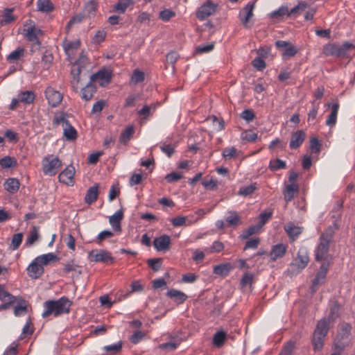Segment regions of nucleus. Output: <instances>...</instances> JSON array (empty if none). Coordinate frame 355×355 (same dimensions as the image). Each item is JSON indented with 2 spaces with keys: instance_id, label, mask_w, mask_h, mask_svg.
<instances>
[{
  "instance_id": "38",
  "label": "nucleus",
  "mask_w": 355,
  "mask_h": 355,
  "mask_svg": "<svg viewBox=\"0 0 355 355\" xmlns=\"http://www.w3.org/2000/svg\"><path fill=\"white\" fill-rule=\"evenodd\" d=\"M286 14H288V10L287 6H282L277 10L272 11L270 16L271 18L280 20L282 19Z\"/></svg>"
},
{
  "instance_id": "43",
  "label": "nucleus",
  "mask_w": 355,
  "mask_h": 355,
  "mask_svg": "<svg viewBox=\"0 0 355 355\" xmlns=\"http://www.w3.org/2000/svg\"><path fill=\"white\" fill-rule=\"evenodd\" d=\"M260 230L261 227L258 225H252L243 231V232L240 235V238L241 239H247L250 236L258 233Z\"/></svg>"
},
{
  "instance_id": "45",
  "label": "nucleus",
  "mask_w": 355,
  "mask_h": 355,
  "mask_svg": "<svg viewBox=\"0 0 355 355\" xmlns=\"http://www.w3.org/2000/svg\"><path fill=\"white\" fill-rule=\"evenodd\" d=\"M133 4L132 0H119L114 6L115 10L123 13L130 5Z\"/></svg>"
},
{
  "instance_id": "36",
  "label": "nucleus",
  "mask_w": 355,
  "mask_h": 355,
  "mask_svg": "<svg viewBox=\"0 0 355 355\" xmlns=\"http://www.w3.org/2000/svg\"><path fill=\"white\" fill-rule=\"evenodd\" d=\"M351 331V326L349 324H343L341 327V331L339 333L338 337L340 338L339 340L341 342H345V345L349 341V338Z\"/></svg>"
},
{
  "instance_id": "61",
  "label": "nucleus",
  "mask_w": 355,
  "mask_h": 355,
  "mask_svg": "<svg viewBox=\"0 0 355 355\" xmlns=\"http://www.w3.org/2000/svg\"><path fill=\"white\" fill-rule=\"evenodd\" d=\"M96 3L92 0L86 3L84 8V12L89 16L94 15L96 10Z\"/></svg>"
},
{
  "instance_id": "55",
  "label": "nucleus",
  "mask_w": 355,
  "mask_h": 355,
  "mask_svg": "<svg viewBox=\"0 0 355 355\" xmlns=\"http://www.w3.org/2000/svg\"><path fill=\"white\" fill-rule=\"evenodd\" d=\"M180 343V341H170L159 345V347L161 349L170 352L175 350L179 346Z\"/></svg>"
},
{
  "instance_id": "57",
  "label": "nucleus",
  "mask_w": 355,
  "mask_h": 355,
  "mask_svg": "<svg viewBox=\"0 0 355 355\" xmlns=\"http://www.w3.org/2000/svg\"><path fill=\"white\" fill-rule=\"evenodd\" d=\"M297 53V49L295 46L292 44L289 45L283 51L282 56L284 58H290L294 56Z\"/></svg>"
},
{
  "instance_id": "59",
  "label": "nucleus",
  "mask_w": 355,
  "mask_h": 355,
  "mask_svg": "<svg viewBox=\"0 0 355 355\" xmlns=\"http://www.w3.org/2000/svg\"><path fill=\"white\" fill-rule=\"evenodd\" d=\"M113 236L114 233L112 231L103 230L98 234L95 241L96 243L100 244L103 240L111 238Z\"/></svg>"
},
{
  "instance_id": "30",
  "label": "nucleus",
  "mask_w": 355,
  "mask_h": 355,
  "mask_svg": "<svg viewBox=\"0 0 355 355\" xmlns=\"http://www.w3.org/2000/svg\"><path fill=\"white\" fill-rule=\"evenodd\" d=\"M25 50L22 47H18L7 55L6 60L10 63H14L24 56Z\"/></svg>"
},
{
  "instance_id": "18",
  "label": "nucleus",
  "mask_w": 355,
  "mask_h": 355,
  "mask_svg": "<svg viewBox=\"0 0 355 355\" xmlns=\"http://www.w3.org/2000/svg\"><path fill=\"white\" fill-rule=\"evenodd\" d=\"M287 250V246L283 243L274 245L271 248L269 256L271 261H275L278 259L282 258Z\"/></svg>"
},
{
  "instance_id": "41",
  "label": "nucleus",
  "mask_w": 355,
  "mask_h": 355,
  "mask_svg": "<svg viewBox=\"0 0 355 355\" xmlns=\"http://www.w3.org/2000/svg\"><path fill=\"white\" fill-rule=\"evenodd\" d=\"M0 300L8 303H14L15 301V296L6 291L1 284H0Z\"/></svg>"
},
{
  "instance_id": "5",
  "label": "nucleus",
  "mask_w": 355,
  "mask_h": 355,
  "mask_svg": "<svg viewBox=\"0 0 355 355\" xmlns=\"http://www.w3.org/2000/svg\"><path fill=\"white\" fill-rule=\"evenodd\" d=\"M328 321L325 319L320 320L313 332L312 344L315 351H320L324 344V339L328 332Z\"/></svg>"
},
{
  "instance_id": "15",
  "label": "nucleus",
  "mask_w": 355,
  "mask_h": 355,
  "mask_svg": "<svg viewBox=\"0 0 355 355\" xmlns=\"http://www.w3.org/2000/svg\"><path fill=\"white\" fill-rule=\"evenodd\" d=\"M80 44L79 40L67 41L65 40L63 41L62 47L68 60H71L73 58L76 52L80 47Z\"/></svg>"
},
{
  "instance_id": "52",
  "label": "nucleus",
  "mask_w": 355,
  "mask_h": 355,
  "mask_svg": "<svg viewBox=\"0 0 355 355\" xmlns=\"http://www.w3.org/2000/svg\"><path fill=\"white\" fill-rule=\"evenodd\" d=\"M23 239V234L22 233H17L12 236L11 244H10V248L12 250H16L19 248V245L21 243Z\"/></svg>"
},
{
  "instance_id": "3",
  "label": "nucleus",
  "mask_w": 355,
  "mask_h": 355,
  "mask_svg": "<svg viewBox=\"0 0 355 355\" xmlns=\"http://www.w3.org/2000/svg\"><path fill=\"white\" fill-rule=\"evenodd\" d=\"M23 34L27 41L32 44V49L34 47L39 49L41 46L39 37L42 35V31L36 26L35 23L31 20L28 19L24 24Z\"/></svg>"
},
{
  "instance_id": "7",
  "label": "nucleus",
  "mask_w": 355,
  "mask_h": 355,
  "mask_svg": "<svg viewBox=\"0 0 355 355\" xmlns=\"http://www.w3.org/2000/svg\"><path fill=\"white\" fill-rule=\"evenodd\" d=\"M309 261L307 250L305 248H301L297 252V257L291 263V272L300 273L307 266Z\"/></svg>"
},
{
  "instance_id": "29",
  "label": "nucleus",
  "mask_w": 355,
  "mask_h": 355,
  "mask_svg": "<svg viewBox=\"0 0 355 355\" xmlns=\"http://www.w3.org/2000/svg\"><path fill=\"white\" fill-rule=\"evenodd\" d=\"M63 136L67 141H73L76 139L78 132L69 123L63 127Z\"/></svg>"
},
{
  "instance_id": "40",
  "label": "nucleus",
  "mask_w": 355,
  "mask_h": 355,
  "mask_svg": "<svg viewBox=\"0 0 355 355\" xmlns=\"http://www.w3.org/2000/svg\"><path fill=\"white\" fill-rule=\"evenodd\" d=\"M286 166V162L280 159H271L269 163L268 168L272 171H275L279 169L285 168Z\"/></svg>"
},
{
  "instance_id": "37",
  "label": "nucleus",
  "mask_w": 355,
  "mask_h": 355,
  "mask_svg": "<svg viewBox=\"0 0 355 355\" xmlns=\"http://www.w3.org/2000/svg\"><path fill=\"white\" fill-rule=\"evenodd\" d=\"M39 239V232L36 227H33L30 231L25 242V245L31 246Z\"/></svg>"
},
{
  "instance_id": "53",
  "label": "nucleus",
  "mask_w": 355,
  "mask_h": 355,
  "mask_svg": "<svg viewBox=\"0 0 355 355\" xmlns=\"http://www.w3.org/2000/svg\"><path fill=\"white\" fill-rule=\"evenodd\" d=\"M27 312L26 304L25 301L20 302L14 309L15 315L19 317L24 315Z\"/></svg>"
},
{
  "instance_id": "50",
  "label": "nucleus",
  "mask_w": 355,
  "mask_h": 355,
  "mask_svg": "<svg viewBox=\"0 0 355 355\" xmlns=\"http://www.w3.org/2000/svg\"><path fill=\"white\" fill-rule=\"evenodd\" d=\"M157 108V104L152 103L149 105H145L142 109L138 111V114L139 116H143L144 118H147L150 114V112H154Z\"/></svg>"
},
{
  "instance_id": "32",
  "label": "nucleus",
  "mask_w": 355,
  "mask_h": 355,
  "mask_svg": "<svg viewBox=\"0 0 355 355\" xmlns=\"http://www.w3.org/2000/svg\"><path fill=\"white\" fill-rule=\"evenodd\" d=\"M12 8H7L3 10L0 16V25H6L15 20V17L12 15Z\"/></svg>"
},
{
  "instance_id": "27",
  "label": "nucleus",
  "mask_w": 355,
  "mask_h": 355,
  "mask_svg": "<svg viewBox=\"0 0 355 355\" xmlns=\"http://www.w3.org/2000/svg\"><path fill=\"white\" fill-rule=\"evenodd\" d=\"M336 57H349V51L354 48V45L352 43L346 42L342 45L337 44Z\"/></svg>"
},
{
  "instance_id": "33",
  "label": "nucleus",
  "mask_w": 355,
  "mask_h": 355,
  "mask_svg": "<svg viewBox=\"0 0 355 355\" xmlns=\"http://www.w3.org/2000/svg\"><path fill=\"white\" fill-rule=\"evenodd\" d=\"M225 220L229 226L236 227L240 223L241 218L236 211H228L227 216L225 217Z\"/></svg>"
},
{
  "instance_id": "20",
  "label": "nucleus",
  "mask_w": 355,
  "mask_h": 355,
  "mask_svg": "<svg viewBox=\"0 0 355 355\" xmlns=\"http://www.w3.org/2000/svg\"><path fill=\"white\" fill-rule=\"evenodd\" d=\"M328 107H331V113L328 115L327 119L325 121V124L330 128L334 127L337 121V116L339 110V103L338 102L331 105L327 103Z\"/></svg>"
},
{
  "instance_id": "12",
  "label": "nucleus",
  "mask_w": 355,
  "mask_h": 355,
  "mask_svg": "<svg viewBox=\"0 0 355 355\" xmlns=\"http://www.w3.org/2000/svg\"><path fill=\"white\" fill-rule=\"evenodd\" d=\"M111 78V72L106 69H102L92 75L90 77V80L93 83L94 82H98L100 86L105 87L109 84Z\"/></svg>"
},
{
  "instance_id": "25",
  "label": "nucleus",
  "mask_w": 355,
  "mask_h": 355,
  "mask_svg": "<svg viewBox=\"0 0 355 355\" xmlns=\"http://www.w3.org/2000/svg\"><path fill=\"white\" fill-rule=\"evenodd\" d=\"M298 189L299 187L297 184H287L283 191L285 201L287 202L291 201L295 193L298 192Z\"/></svg>"
},
{
  "instance_id": "6",
  "label": "nucleus",
  "mask_w": 355,
  "mask_h": 355,
  "mask_svg": "<svg viewBox=\"0 0 355 355\" xmlns=\"http://www.w3.org/2000/svg\"><path fill=\"white\" fill-rule=\"evenodd\" d=\"M42 164L44 174L49 176L55 175L62 166V161L53 155H48L44 157Z\"/></svg>"
},
{
  "instance_id": "24",
  "label": "nucleus",
  "mask_w": 355,
  "mask_h": 355,
  "mask_svg": "<svg viewBox=\"0 0 355 355\" xmlns=\"http://www.w3.org/2000/svg\"><path fill=\"white\" fill-rule=\"evenodd\" d=\"M96 92V87L95 85L89 80V83H87V85L81 90V98L83 100L88 101L92 98Z\"/></svg>"
},
{
  "instance_id": "11",
  "label": "nucleus",
  "mask_w": 355,
  "mask_h": 355,
  "mask_svg": "<svg viewBox=\"0 0 355 355\" xmlns=\"http://www.w3.org/2000/svg\"><path fill=\"white\" fill-rule=\"evenodd\" d=\"M44 94L49 104L53 107H57L63 98L62 94L52 87H48Z\"/></svg>"
},
{
  "instance_id": "14",
  "label": "nucleus",
  "mask_w": 355,
  "mask_h": 355,
  "mask_svg": "<svg viewBox=\"0 0 355 355\" xmlns=\"http://www.w3.org/2000/svg\"><path fill=\"white\" fill-rule=\"evenodd\" d=\"M328 269H329V263H323L321 265L319 271L317 272V274L312 282L311 290H312L313 293L316 291L317 287L320 284L323 283V282L325 279L327 272L328 271Z\"/></svg>"
},
{
  "instance_id": "10",
  "label": "nucleus",
  "mask_w": 355,
  "mask_h": 355,
  "mask_svg": "<svg viewBox=\"0 0 355 355\" xmlns=\"http://www.w3.org/2000/svg\"><path fill=\"white\" fill-rule=\"evenodd\" d=\"M75 168L72 165L67 166L58 175L59 182L67 186H73L75 184Z\"/></svg>"
},
{
  "instance_id": "22",
  "label": "nucleus",
  "mask_w": 355,
  "mask_h": 355,
  "mask_svg": "<svg viewBox=\"0 0 355 355\" xmlns=\"http://www.w3.org/2000/svg\"><path fill=\"white\" fill-rule=\"evenodd\" d=\"M166 295L179 304L184 303L187 299V295L185 293L175 289L168 290Z\"/></svg>"
},
{
  "instance_id": "60",
  "label": "nucleus",
  "mask_w": 355,
  "mask_h": 355,
  "mask_svg": "<svg viewBox=\"0 0 355 355\" xmlns=\"http://www.w3.org/2000/svg\"><path fill=\"white\" fill-rule=\"evenodd\" d=\"M144 80V73L139 69H135L132 75L131 81L135 84H137L143 82Z\"/></svg>"
},
{
  "instance_id": "58",
  "label": "nucleus",
  "mask_w": 355,
  "mask_h": 355,
  "mask_svg": "<svg viewBox=\"0 0 355 355\" xmlns=\"http://www.w3.org/2000/svg\"><path fill=\"white\" fill-rule=\"evenodd\" d=\"M151 17V15L147 12H141L138 15L137 21L141 24L149 25Z\"/></svg>"
},
{
  "instance_id": "13",
  "label": "nucleus",
  "mask_w": 355,
  "mask_h": 355,
  "mask_svg": "<svg viewBox=\"0 0 355 355\" xmlns=\"http://www.w3.org/2000/svg\"><path fill=\"white\" fill-rule=\"evenodd\" d=\"M171 238L166 234L155 237L153 240V246L158 252H166L169 250Z\"/></svg>"
},
{
  "instance_id": "62",
  "label": "nucleus",
  "mask_w": 355,
  "mask_h": 355,
  "mask_svg": "<svg viewBox=\"0 0 355 355\" xmlns=\"http://www.w3.org/2000/svg\"><path fill=\"white\" fill-rule=\"evenodd\" d=\"M214 47L213 44H201L196 47V53L198 54L209 53L214 49Z\"/></svg>"
},
{
  "instance_id": "51",
  "label": "nucleus",
  "mask_w": 355,
  "mask_h": 355,
  "mask_svg": "<svg viewBox=\"0 0 355 355\" xmlns=\"http://www.w3.org/2000/svg\"><path fill=\"white\" fill-rule=\"evenodd\" d=\"M67 114L64 112H60L56 114L53 118V124L55 125H59L60 124H62V127L69 123V121L66 118Z\"/></svg>"
},
{
  "instance_id": "49",
  "label": "nucleus",
  "mask_w": 355,
  "mask_h": 355,
  "mask_svg": "<svg viewBox=\"0 0 355 355\" xmlns=\"http://www.w3.org/2000/svg\"><path fill=\"white\" fill-rule=\"evenodd\" d=\"M241 139L249 142H252L257 139V134L252 130H246L241 132Z\"/></svg>"
},
{
  "instance_id": "35",
  "label": "nucleus",
  "mask_w": 355,
  "mask_h": 355,
  "mask_svg": "<svg viewBox=\"0 0 355 355\" xmlns=\"http://www.w3.org/2000/svg\"><path fill=\"white\" fill-rule=\"evenodd\" d=\"M4 188L10 193H15L19 188V182L16 178H8L4 183Z\"/></svg>"
},
{
  "instance_id": "63",
  "label": "nucleus",
  "mask_w": 355,
  "mask_h": 355,
  "mask_svg": "<svg viewBox=\"0 0 355 355\" xmlns=\"http://www.w3.org/2000/svg\"><path fill=\"white\" fill-rule=\"evenodd\" d=\"M253 282V275L249 272H245L240 282V285L241 287H245L248 285H251Z\"/></svg>"
},
{
  "instance_id": "28",
  "label": "nucleus",
  "mask_w": 355,
  "mask_h": 355,
  "mask_svg": "<svg viewBox=\"0 0 355 355\" xmlns=\"http://www.w3.org/2000/svg\"><path fill=\"white\" fill-rule=\"evenodd\" d=\"M98 195V186L95 184L91 187L87 191L85 196V201L86 203L90 205L95 202Z\"/></svg>"
},
{
  "instance_id": "4",
  "label": "nucleus",
  "mask_w": 355,
  "mask_h": 355,
  "mask_svg": "<svg viewBox=\"0 0 355 355\" xmlns=\"http://www.w3.org/2000/svg\"><path fill=\"white\" fill-rule=\"evenodd\" d=\"M89 65V62L87 56L85 54L84 51L81 52L78 60L73 63L71 71V74L72 76L71 83L73 89L77 91L78 85L80 82V74L83 70L87 68Z\"/></svg>"
},
{
  "instance_id": "54",
  "label": "nucleus",
  "mask_w": 355,
  "mask_h": 355,
  "mask_svg": "<svg viewBox=\"0 0 355 355\" xmlns=\"http://www.w3.org/2000/svg\"><path fill=\"white\" fill-rule=\"evenodd\" d=\"M337 48V44H327L324 46L322 51L325 55L336 56Z\"/></svg>"
},
{
  "instance_id": "56",
  "label": "nucleus",
  "mask_w": 355,
  "mask_h": 355,
  "mask_svg": "<svg viewBox=\"0 0 355 355\" xmlns=\"http://www.w3.org/2000/svg\"><path fill=\"white\" fill-rule=\"evenodd\" d=\"M171 223L174 227H181L184 225H189L192 223L190 221L187 223V218L185 216H177L171 220Z\"/></svg>"
},
{
  "instance_id": "9",
  "label": "nucleus",
  "mask_w": 355,
  "mask_h": 355,
  "mask_svg": "<svg viewBox=\"0 0 355 355\" xmlns=\"http://www.w3.org/2000/svg\"><path fill=\"white\" fill-rule=\"evenodd\" d=\"M218 5L211 1H205L196 12V17L200 20H205L212 15L216 10Z\"/></svg>"
},
{
  "instance_id": "23",
  "label": "nucleus",
  "mask_w": 355,
  "mask_h": 355,
  "mask_svg": "<svg viewBox=\"0 0 355 355\" xmlns=\"http://www.w3.org/2000/svg\"><path fill=\"white\" fill-rule=\"evenodd\" d=\"M305 134L302 130L296 131L291 137L289 146L291 149L297 148L304 141Z\"/></svg>"
},
{
  "instance_id": "17",
  "label": "nucleus",
  "mask_w": 355,
  "mask_h": 355,
  "mask_svg": "<svg viewBox=\"0 0 355 355\" xmlns=\"http://www.w3.org/2000/svg\"><path fill=\"white\" fill-rule=\"evenodd\" d=\"M123 218V211L122 209L117 210L113 215L110 216L109 223L113 230L117 233L121 232V221Z\"/></svg>"
},
{
  "instance_id": "19",
  "label": "nucleus",
  "mask_w": 355,
  "mask_h": 355,
  "mask_svg": "<svg viewBox=\"0 0 355 355\" xmlns=\"http://www.w3.org/2000/svg\"><path fill=\"white\" fill-rule=\"evenodd\" d=\"M254 3H248L239 13V18L244 26L248 27L250 19L253 16Z\"/></svg>"
},
{
  "instance_id": "48",
  "label": "nucleus",
  "mask_w": 355,
  "mask_h": 355,
  "mask_svg": "<svg viewBox=\"0 0 355 355\" xmlns=\"http://www.w3.org/2000/svg\"><path fill=\"white\" fill-rule=\"evenodd\" d=\"M16 164V159L10 156H5L0 159V166L5 168L15 166Z\"/></svg>"
},
{
  "instance_id": "64",
  "label": "nucleus",
  "mask_w": 355,
  "mask_h": 355,
  "mask_svg": "<svg viewBox=\"0 0 355 355\" xmlns=\"http://www.w3.org/2000/svg\"><path fill=\"white\" fill-rule=\"evenodd\" d=\"M53 55L51 53L45 51L42 58V62L44 64V68L49 69L53 62Z\"/></svg>"
},
{
  "instance_id": "21",
  "label": "nucleus",
  "mask_w": 355,
  "mask_h": 355,
  "mask_svg": "<svg viewBox=\"0 0 355 355\" xmlns=\"http://www.w3.org/2000/svg\"><path fill=\"white\" fill-rule=\"evenodd\" d=\"M284 230L289 239L295 241L302 232V227L295 225L293 223H288L284 226Z\"/></svg>"
},
{
  "instance_id": "31",
  "label": "nucleus",
  "mask_w": 355,
  "mask_h": 355,
  "mask_svg": "<svg viewBox=\"0 0 355 355\" xmlns=\"http://www.w3.org/2000/svg\"><path fill=\"white\" fill-rule=\"evenodd\" d=\"M21 103L25 105H30L33 103L35 95L32 91H22L17 95Z\"/></svg>"
},
{
  "instance_id": "44",
  "label": "nucleus",
  "mask_w": 355,
  "mask_h": 355,
  "mask_svg": "<svg viewBox=\"0 0 355 355\" xmlns=\"http://www.w3.org/2000/svg\"><path fill=\"white\" fill-rule=\"evenodd\" d=\"M226 340V334L224 331H218L214 335L213 344L220 347H221Z\"/></svg>"
},
{
  "instance_id": "8",
  "label": "nucleus",
  "mask_w": 355,
  "mask_h": 355,
  "mask_svg": "<svg viewBox=\"0 0 355 355\" xmlns=\"http://www.w3.org/2000/svg\"><path fill=\"white\" fill-rule=\"evenodd\" d=\"M88 259L92 262L113 263L114 259L111 253L105 250H92L89 252Z\"/></svg>"
},
{
  "instance_id": "47",
  "label": "nucleus",
  "mask_w": 355,
  "mask_h": 355,
  "mask_svg": "<svg viewBox=\"0 0 355 355\" xmlns=\"http://www.w3.org/2000/svg\"><path fill=\"white\" fill-rule=\"evenodd\" d=\"M272 216V211H265L258 216L259 223L257 224L261 228Z\"/></svg>"
},
{
  "instance_id": "2",
  "label": "nucleus",
  "mask_w": 355,
  "mask_h": 355,
  "mask_svg": "<svg viewBox=\"0 0 355 355\" xmlns=\"http://www.w3.org/2000/svg\"><path fill=\"white\" fill-rule=\"evenodd\" d=\"M338 229V226L334 223L333 226H329L321 234L320 237V243L315 250V259L317 261H321L327 257L329 243L333 239L335 230Z\"/></svg>"
},
{
  "instance_id": "39",
  "label": "nucleus",
  "mask_w": 355,
  "mask_h": 355,
  "mask_svg": "<svg viewBox=\"0 0 355 355\" xmlns=\"http://www.w3.org/2000/svg\"><path fill=\"white\" fill-rule=\"evenodd\" d=\"M257 189L256 183H253L250 185L241 187L238 191V194L239 196L246 197L252 195Z\"/></svg>"
},
{
  "instance_id": "16",
  "label": "nucleus",
  "mask_w": 355,
  "mask_h": 355,
  "mask_svg": "<svg viewBox=\"0 0 355 355\" xmlns=\"http://www.w3.org/2000/svg\"><path fill=\"white\" fill-rule=\"evenodd\" d=\"M44 272L42 264L35 259L28 266L27 273L32 279L39 278Z\"/></svg>"
},
{
  "instance_id": "42",
  "label": "nucleus",
  "mask_w": 355,
  "mask_h": 355,
  "mask_svg": "<svg viewBox=\"0 0 355 355\" xmlns=\"http://www.w3.org/2000/svg\"><path fill=\"white\" fill-rule=\"evenodd\" d=\"M134 133V128L132 126L126 128L121 133L119 137V141L121 144H126L130 139Z\"/></svg>"
},
{
  "instance_id": "1",
  "label": "nucleus",
  "mask_w": 355,
  "mask_h": 355,
  "mask_svg": "<svg viewBox=\"0 0 355 355\" xmlns=\"http://www.w3.org/2000/svg\"><path fill=\"white\" fill-rule=\"evenodd\" d=\"M71 302L66 297H62L57 300H49L44 303V310L42 317L46 318L53 314L55 317L68 313L71 306Z\"/></svg>"
},
{
  "instance_id": "34",
  "label": "nucleus",
  "mask_w": 355,
  "mask_h": 355,
  "mask_svg": "<svg viewBox=\"0 0 355 355\" xmlns=\"http://www.w3.org/2000/svg\"><path fill=\"white\" fill-rule=\"evenodd\" d=\"M37 8L38 11L47 13L51 12L54 6L50 0H37Z\"/></svg>"
},
{
  "instance_id": "26",
  "label": "nucleus",
  "mask_w": 355,
  "mask_h": 355,
  "mask_svg": "<svg viewBox=\"0 0 355 355\" xmlns=\"http://www.w3.org/2000/svg\"><path fill=\"white\" fill-rule=\"evenodd\" d=\"M232 269V266L230 263H225L214 266L213 272L219 276H227L230 270Z\"/></svg>"
},
{
  "instance_id": "46",
  "label": "nucleus",
  "mask_w": 355,
  "mask_h": 355,
  "mask_svg": "<svg viewBox=\"0 0 355 355\" xmlns=\"http://www.w3.org/2000/svg\"><path fill=\"white\" fill-rule=\"evenodd\" d=\"M35 259L36 261H38L43 266L44 265H47L51 261L55 260L57 257L53 253L51 252L38 256Z\"/></svg>"
}]
</instances>
